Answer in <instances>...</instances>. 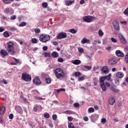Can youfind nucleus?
<instances>
[{
  "instance_id": "nucleus-51",
  "label": "nucleus",
  "mask_w": 128,
  "mask_h": 128,
  "mask_svg": "<svg viewBox=\"0 0 128 128\" xmlns=\"http://www.w3.org/2000/svg\"><path fill=\"white\" fill-rule=\"evenodd\" d=\"M85 56L88 60H90V58H92V56L90 55H88V54H85Z\"/></svg>"
},
{
  "instance_id": "nucleus-12",
  "label": "nucleus",
  "mask_w": 128,
  "mask_h": 128,
  "mask_svg": "<svg viewBox=\"0 0 128 128\" xmlns=\"http://www.w3.org/2000/svg\"><path fill=\"white\" fill-rule=\"evenodd\" d=\"M118 36H119L120 42L122 44H126V38H124V37L122 34H118Z\"/></svg>"
},
{
  "instance_id": "nucleus-57",
  "label": "nucleus",
  "mask_w": 128,
  "mask_h": 128,
  "mask_svg": "<svg viewBox=\"0 0 128 128\" xmlns=\"http://www.w3.org/2000/svg\"><path fill=\"white\" fill-rule=\"evenodd\" d=\"M35 98H36V100H44V98L40 96H36L35 97Z\"/></svg>"
},
{
  "instance_id": "nucleus-21",
  "label": "nucleus",
  "mask_w": 128,
  "mask_h": 128,
  "mask_svg": "<svg viewBox=\"0 0 128 128\" xmlns=\"http://www.w3.org/2000/svg\"><path fill=\"white\" fill-rule=\"evenodd\" d=\"M52 58H56L58 56V53L56 52H54L52 53Z\"/></svg>"
},
{
  "instance_id": "nucleus-38",
  "label": "nucleus",
  "mask_w": 128,
  "mask_h": 128,
  "mask_svg": "<svg viewBox=\"0 0 128 128\" xmlns=\"http://www.w3.org/2000/svg\"><path fill=\"white\" fill-rule=\"evenodd\" d=\"M88 112H94V109L92 108H90L88 109Z\"/></svg>"
},
{
  "instance_id": "nucleus-22",
  "label": "nucleus",
  "mask_w": 128,
  "mask_h": 128,
  "mask_svg": "<svg viewBox=\"0 0 128 128\" xmlns=\"http://www.w3.org/2000/svg\"><path fill=\"white\" fill-rule=\"evenodd\" d=\"M4 110H6V108H4V106H2L0 108V114H1V116L4 114Z\"/></svg>"
},
{
  "instance_id": "nucleus-46",
  "label": "nucleus",
  "mask_w": 128,
  "mask_h": 128,
  "mask_svg": "<svg viewBox=\"0 0 128 128\" xmlns=\"http://www.w3.org/2000/svg\"><path fill=\"white\" fill-rule=\"evenodd\" d=\"M70 32L72 34H76V30H74V28H72L70 30Z\"/></svg>"
},
{
  "instance_id": "nucleus-54",
  "label": "nucleus",
  "mask_w": 128,
  "mask_h": 128,
  "mask_svg": "<svg viewBox=\"0 0 128 128\" xmlns=\"http://www.w3.org/2000/svg\"><path fill=\"white\" fill-rule=\"evenodd\" d=\"M58 62H64V59L62 58H58Z\"/></svg>"
},
{
  "instance_id": "nucleus-4",
  "label": "nucleus",
  "mask_w": 128,
  "mask_h": 128,
  "mask_svg": "<svg viewBox=\"0 0 128 128\" xmlns=\"http://www.w3.org/2000/svg\"><path fill=\"white\" fill-rule=\"evenodd\" d=\"M104 80H106V78L102 76L100 78V84L103 92L106 90V87L104 85Z\"/></svg>"
},
{
  "instance_id": "nucleus-5",
  "label": "nucleus",
  "mask_w": 128,
  "mask_h": 128,
  "mask_svg": "<svg viewBox=\"0 0 128 128\" xmlns=\"http://www.w3.org/2000/svg\"><path fill=\"white\" fill-rule=\"evenodd\" d=\"M22 78L23 80H25V82H30L32 80V76L26 73H23L22 74Z\"/></svg>"
},
{
  "instance_id": "nucleus-28",
  "label": "nucleus",
  "mask_w": 128,
  "mask_h": 128,
  "mask_svg": "<svg viewBox=\"0 0 128 128\" xmlns=\"http://www.w3.org/2000/svg\"><path fill=\"white\" fill-rule=\"evenodd\" d=\"M124 56V61L126 64H128V52Z\"/></svg>"
},
{
  "instance_id": "nucleus-49",
  "label": "nucleus",
  "mask_w": 128,
  "mask_h": 128,
  "mask_svg": "<svg viewBox=\"0 0 128 128\" xmlns=\"http://www.w3.org/2000/svg\"><path fill=\"white\" fill-rule=\"evenodd\" d=\"M102 44V42L100 41V40H98V41L94 40V44Z\"/></svg>"
},
{
  "instance_id": "nucleus-23",
  "label": "nucleus",
  "mask_w": 128,
  "mask_h": 128,
  "mask_svg": "<svg viewBox=\"0 0 128 128\" xmlns=\"http://www.w3.org/2000/svg\"><path fill=\"white\" fill-rule=\"evenodd\" d=\"M111 90H112V92H120V90L116 88L114 86H112L111 88Z\"/></svg>"
},
{
  "instance_id": "nucleus-55",
  "label": "nucleus",
  "mask_w": 128,
  "mask_h": 128,
  "mask_svg": "<svg viewBox=\"0 0 128 128\" xmlns=\"http://www.w3.org/2000/svg\"><path fill=\"white\" fill-rule=\"evenodd\" d=\"M84 122H88V118L87 116H84Z\"/></svg>"
},
{
  "instance_id": "nucleus-18",
  "label": "nucleus",
  "mask_w": 128,
  "mask_h": 128,
  "mask_svg": "<svg viewBox=\"0 0 128 128\" xmlns=\"http://www.w3.org/2000/svg\"><path fill=\"white\" fill-rule=\"evenodd\" d=\"M81 44H90V40L88 39H86V38H84L81 40Z\"/></svg>"
},
{
  "instance_id": "nucleus-47",
  "label": "nucleus",
  "mask_w": 128,
  "mask_h": 128,
  "mask_svg": "<svg viewBox=\"0 0 128 128\" xmlns=\"http://www.w3.org/2000/svg\"><path fill=\"white\" fill-rule=\"evenodd\" d=\"M68 120L69 122H72V120H74V118L72 116H68Z\"/></svg>"
},
{
  "instance_id": "nucleus-45",
  "label": "nucleus",
  "mask_w": 128,
  "mask_h": 128,
  "mask_svg": "<svg viewBox=\"0 0 128 128\" xmlns=\"http://www.w3.org/2000/svg\"><path fill=\"white\" fill-rule=\"evenodd\" d=\"M52 118L53 120H56V118H58V116H56V114H54L52 116Z\"/></svg>"
},
{
  "instance_id": "nucleus-29",
  "label": "nucleus",
  "mask_w": 128,
  "mask_h": 128,
  "mask_svg": "<svg viewBox=\"0 0 128 128\" xmlns=\"http://www.w3.org/2000/svg\"><path fill=\"white\" fill-rule=\"evenodd\" d=\"M44 118H50V114H48V113H45L44 114Z\"/></svg>"
},
{
  "instance_id": "nucleus-35",
  "label": "nucleus",
  "mask_w": 128,
  "mask_h": 128,
  "mask_svg": "<svg viewBox=\"0 0 128 128\" xmlns=\"http://www.w3.org/2000/svg\"><path fill=\"white\" fill-rule=\"evenodd\" d=\"M32 44H36L38 42V40H36V38H33L32 40Z\"/></svg>"
},
{
  "instance_id": "nucleus-19",
  "label": "nucleus",
  "mask_w": 128,
  "mask_h": 128,
  "mask_svg": "<svg viewBox=\"0 0 128 128\" xmlns=\"http://www.w3.org/2000/svg\"><path fill=\"white\" fill-rule=\"evenodd\" d=\"M124 73H122V72H118L116 74V76H117V78H124Z\"/></svg>"
},
{
  "instance_id": "nucleus-30",
  "label": "nucleus",
  "mask_w": 128,
  "mask_h": 128,
  "mask_svg": "<svg viewBox=\"0 0 128 128\" xmlns=\"http://www.w3.org/2000/svg\"><path fill=\"white\" fill-rule=\"evenodd\" d=\"M26 22H22L20 24L19 26H26Z\"/></svg>"
},
{
  "instance_id": "nucleus-15",
  "label": "nucleus",
  "mask_w": 128,
  "mask_h": 128,
  "mask_svg": "<svg viewBox=\"0 0 128 128\" xmlns=\"http://www.w3.org/2000/svg\"><path fill=\"white\" fill-rule=\"evenodd\" d=\"M0 54L2 56V58H4V56H8V52H6V50H2L0 51Z\"/></svg>"
},
{
  "instance_id": "nucleus-33",
  "label": "nucleus",
  "mask_w": 128,
  "mask_h": 128,
  "mask_svg": "<svg viewBox=\"0 0 128 128\" xmlns=\"http://www.w3.org/2000/svg\"><path fill=\"white\" fill-rule=\"evenodd\" d=\"M98 35L100 36H104V32H102V30H98Z\"/></svg>"
},
{
  "instance_id": "nucleus-14",
  "label": "nucleus",
  "mask_w": 128,
  "mask_h": 128,
  "mask_svg": "<svg viewBox=\"0 0 128 128\" xmlns=\"http://www.w3.org/2000/svg\"><path fill=\"white\" fill-rule=\"evenodd\" d=\"M72 64H75L76 66H78V64H82V61L80 60H72L71 61Z\"/></svg>"
},
{
  "instance_id": "nucleus-43",
  "label": "nucleus",
  "mask_w": 128,
  "mask_h": 128,
  "mask_svg": "<svg viewBox=\"0 0 128 128\" xmlns=\"http://www.w3.org/2000/svg\"><path fill=\"white\" fill-rule=\"evenodd\" d=\"M44 56L46 58H50V54L48 52H45L44 53Z\"/></svg>"
},
{
  "instance_id": "nucleus-31",
  "label": "nucleus",
  "mask_w": 128,
  "mask_h": 128,
  "mask_svg": "<svg viewBox=\"0 0 128 128\" xmlns=\"http://www.w3.org/2000/svg\"><path fill=\"white\" fill-rule=\"evenodd\" d=\"M56 92H66V89L64 88H60V89H58L56 90Z\"/></svg>"
},
{
  "instance_id": "nucleus-17",
  "label": "nucleus",
  "mask_w": 128,
  "mask_h": 128,
  "mask_svg": "<svg viewBox=\"0 0 128 128\" xmlns=\"http://www.w3.org/2000/svg\"><path fill=\"white\" fill-rule=\"evenodd\" d=\"M65 4L67 6H72L74 2V0H73L72 1L66 0L65 1Z\"/></svg>"
},
{
  "instance_id": "nucleus-9",
  "label": "nucleus",
  "mask_w": 128,
  "mask_h": 128,
  "mask_svg": "<svg viewBox=\"0 0 128 128\" xmlns=\"http://www.w3.org/2000/svg\"><path fill=\"white\" fill-rule=\"evenodd\" d=\"M116 62H118V59L116 58H111L108 60V64L110 66H114Z\"/></svg>"
},
{
  "instance_id": "nucleus-61",
  "label": "nucleus",
  "mask_w": 128,
  "mask_h": 128,
  "mask_svg": "<svg viewBox=\"0 0 128 128\" xmlns=\"http://www.w3.org/2000/svg\"><path fill=\"white\" fill-rule=\"evenodd\" d=\"M115 82H116V84L118 86V84H120V80H115Z\"/></svg>"
},
{
  "instance_id": "nucleus-40",
  "label": "nucleus",
  "mask_w": 128,
  "mask_h": 128,
  "mask_svg": "<svg viewBox=\"0 0 128 128\" xmlns=\"http://www.w3.org/2000/svg\"><path fill=\"white\" fill-rule=\"evenodd\" d=\"M101 122L102 124H104L106 122V120L104 118H102L101 120Z\"/></svg>"
},
{
  "instance_id": "nucleus-36",
  "label": "nucleus",
  "mask_w": 128,
  "mask_h": 128,
  "mask_svg": "<svg viewBox=\"0 0 128 128\" xmlns=\"http://www.w3.org/2000/svg\"><path fill=\"white\" fill-rule=\"evenodd\" d=\"M8 29L10 30H16V28L14 26L8 27Z\"/></svg>"
},
{
  "instance_id": "nucleus-62",
  "label": "nucleus",
  "mask_w": 128,
  "mask_h": 128,
  "mask_svg": "<svg viewBox=\"0 0 128 128\" xmlns=\"http://www.w3.org/2000/svg\"><path fill=\"white\" fill-rule=\"evenodd\" d=\"M111 40L112 42H116V40L114 38H111Z\"/></svg>"
},
{
  "instance_id": "nucleus-53",
  "label": "nucleus",
  "mask_w": 128,
  "mask_h": 128,
  "mask_svg": "<svg viewBox=\"0 0 128 128\" xmlns=\"http://www.w3.org/2000/svg\"><path fill=\"white\" fill-rule=\"evenodd\" d=\"M74 106L75 108H78V106H80V104L76 102L74 104Z\"/></svg>"
},
{
  "instance_id": "nucleus-58",
  "label": "nucleus",
  "mask_w": 128,
  "mask_h": 128,
  "mask_svg": "<svg viewBox=\"0 0 128 128\" xmlns=\"http://www.w3.org/2000/svg\"><path fill=\"white\" fill-rule=\"evenodd\" d=\"M104 86H106L110 87V84L108 83V82H105Z\"/></svg>"
},
{
  "instance_id": "nucleus-41",
  "label": "nucleus",
  "mask_w": 128,
  "mask_h": 128,
  "mask_svg": "<svg viewBox=\"0 0 128 128\" xmlns=\"http://www.w3.org/2000/svg\"><path fill=\"white\" fill-rule=\"evenodd\" d=\"M84 68H87L88 70H92V66H84Z\"/></svg>"
},
{
  "instance_id": "nucleus-16",
  "label": "nucleus",
  "mask_w": 128,
  "mask_h": 128,
  "mask_svg": "<svg viewBox=\"0 0 128 128\" xmlns=\"http://www.w3.org/2000/svg\"><path fill=\"white\" fill-rule=\"evenodd\" d=\"M102 72L104 74H108L109 72L108 68V66H104L102 68Z\"/></svg>"
},
{
  "instance_id": "nucleus-6",
  "label": "nucleus",
  "mask_w": 128,
  "mask_h": 128,
  "mask_svg": "<svg viewBox=\"0 0 128 128\" xmlns=\"http://www.w3.org/2000/svg\"><path fill=\"white\" fill-rule=\"evenodd\" d=\"M94 17L92 16H84L83 17V20L85 22H92Z\"/></svg>"
},
{
  "instance_id": "nucleus-10",
  "label": "nucleus",
  "mask_w": 128,
  "mask_h": 128,
  "mask_svg": "<svg viewBox=\"0 0 128 128\" xmlns=\"http://www.w3.org/2000/svg\"><path fill=\"white\" fill-rule=\"evenodd\" d=\"M90 118L92 122H96V121L98 120V115L96 114H92L90 116Z\"/></svg>"
},
{
  "instance_id": "nucleus-1",
  "label": "nucleus",
  "mask_w": 128,
  "mask_h": 128,
  "mask_svg": "<svg viewBox=\"0 0 128 128\" xmlns=\"http://www.w3.org/2000/svg\"><path fill=\"white\" fill-rule=\"evenodd\" d=\"M8 46H7V50L8 52L14 56V43L12 42H8L7 43Z\"/></svg>"
},
{
  "instance_id": "nucleus-32",
  "label": "nucleus",
  "mask_w": 128,
  "mask_h": 128,
  "mask_svg": "<svg viewBox=\"0 0 128 128\" xmlns=\"http://www.w3.org/2000/svg\"><path fill=\"white\" fill-rule=\"evenodd\" d=\"M34 32L36 34H40V30L38 28H35Z\"/></svg>"
},
{
  "instance_id": "nucleus-26",
  "label": "nucleus",
  "mask_w": 128,
  "mask_h": 128,
  "mask_svg": "<svg viewBox=\"0 0 128 128\" xmlns=\"http://www.w3.org/2000/svg\"><path fill=\"white\" fill-rule=\"evenodd\" d=\"M41 76L42 78H48V74H46L44 73H43L42 74Z\"/></svg>"
},
{
  "instance_id": "nucleus-2",
  "label": "nucleus",
  "mask_w": 128,
  "mask_h": 128,
  "mask_svg": "<svg viewBox=\"0 0 128 128\" xmlns=\"http://www.w3.org/2000/svg\"><path fill=\"white\" fill-rule=\"evenodd\" d=\"M55 74L57 78H64L65 74L64 73V71L60 68H57L55 70Z\"/></svg>"
},
{
  "instance_id": "nucleus-37",
  "label": "nucleus",
  "mask_w": 128,
  "mask_h": 128,
  "mask_svg": "<svg viewBox=\"0 0 128 128\" xmlns=\"http://www.w3.org/2000/svg\"><path fill=\"white\" fill-rule=\"evenodd\" d=\"M65 114H72V112L70 110H67L65 112Z\"/></svg>"
},
{
  "instance_id": "nucleus-11",
  "label": "nucleus",
  "mask_w": 128,
  "mask_h": 128,
  "mask_svg": "<svg viewBox=\"0 0 128 128\" xmlns=\"http://www.w3.org/2000/svg\"><path fill=\"white\" fill-rule=\"evenodd\" d=\"M34 84H42V82L40 81V78L38 76H36L34 78V80H32Z\"/></svg>"
},
{
  "instance_id": "nucleus-42",
  "label": "nucleus",
  "mask_w": 128,
  "mask_h": 128,
  "mask_svg": "<svg viewBox=\"0 0 128 128\" xmlns=\"http://www.w3.org/2000/svg\"><path fill=\"white\" fill-rule=\"evenodd\" d=\"M74 76H80V72H75Z\"/></svg>"
},
{
  "instance_id": "nucleus-44",
  "label": "nucleus",
  "mask_w": 128,
  "mask_h": 128,
  "mask_svg": "<svg viewBox=\"0 0 128 128\" xmlns=\"http://www.w3.org/2000/svg\"><path fill=\"white\" fill-rule=\"evenodd\" d=\"M84 80V76L79 77L78 78V82H82Z\"/></svg>"
},
{
  "instance_id": "nucleus-20",
  "label": "nucleus",
  "mask_w": 128,
  "mask_h": 128,
  "mask_svg": "<svg viewBox=\"0 0 128 128\" xmlns=\"http://www.w3.org/2000/svg\"><path fill=\"white\" fill-rule=\"evenodd\" d=\"M116 102V100H114V97H112L111 98H110L109 100V104L111 106H114V104Z\"/></svg>"
},
{
  "instance_id": "nucleus-48",
  "label": "nucleus",
  "mask_w": 128,
  "mask_h": 128,
  "mask_svg": "<svg viewBox=\"0 0 128 128\" xmlns=\"http://www.w3.org/2000/svg\"><path fill=\"white\" fill-rule=\"evenodd\" d=\"M42 6H43V8H46L48 6V3H46V2L42 3Z\"/></svg>"
},
{
  "instance_id": "nucleus-64",
  "label": "nucleus",
  "mask_w": 128,
  "mask_h": 128,
  "mask_svg": "<svg viewBox=\"0 0 128 128\" xmlns=\"http://www.w3.org/2000/svg\"><path fill=\"white\" fill-rule=\"evenodd\" d=\"M80 4H84V0H80Z\"/></svg>"
},
{
  "instance_id": "nucleus-63",
  "label": "nucleus",
  "mask_w": 128,
  "mask_h": 128,
  "mask_svg": "<svg viewBox=\"0 0 128 128\" xmlns=\"http://www.w3.org/2000/svg\"><path fill=\"white\" fill-rule=\"evenodd\" d=\"M124 14H128V8L124 11Z\"/></svg>"
},
{
  "instance_id": "nucleus-3",
  "label": "nucleus",
  "mask_w": 128,
  "mask_h": 128,
  "mask_svg": "<svg viewBox=\"0 0 128 128\" xmlns=\"http://www.w3.org/2000/svg\"><path fill=\"white\" fill-rule=\"evenodd\" d=\"M50 38V35L42 34L40 36V40L42 42H48Z\"/></svg>"
},
{
  "instance_id": "nucleus-52",
  "label": "nucleus",
  "mask_w": 128,
  "mask_h": 128,
  "mask_svg": "<svg viewBox=\"0 0 128 128\" xmlns=\"http://www.w3.org/2000/svg\"><path fill=\"white\" fill-rule=\"evenodd\" d=\"M9 118L10 120H12L14 118V114H12L9 115Z\"/></svg>"
},
{
  "instance_id": "nucleus-7",
  "label": "nucleus",
  "mask_w": 128,
  "mask_h": 128,
  "mask_svg": "<svg viewBox=\"0 0 128 128\" xmlns=\"http://www.w3.org/2000/svg\"><path fill=\"white\" fill-rule=\"evenodd\" d=\"M112 24L115 30H120V24L116 20H114L112 22Z\"/></svg>"
},
{
  "instance_id": "nucleus-8",
  "label": "nucleus",
  "mask_w": 128,
  "mask_h": 128,
  "mask_svg": "<svg viewBox=\"0 0 128 128\" xmlns=\"http://www.w3.org/2000/svg\"><path fill=\"white\" fill-rule=\"evenodd\" d=\"M66 33L61 32L57 35V40H62V38H66Z\"/></svg>"
},
{
  "instance_id": "nucleus-50",
  "label": "nucleus",
  "mask_w": 128,
  "mask_h": 128,
  "mask_svg": "<svg viewBox=\"0 0 128 128\" xmlns=\"http://www.w3.org/2000/svg\"><path fill=\"white\" fill-rule=\"evenodd\" d=\"M2 2H3L4 4H10V0H2Z\"/></svg>"
},
{
  "instance_id": "nucleus-34",
  "label": "nucleus",
  "mask_w": 128,
  "mask_h": 128,
  "mask_svg": "<svg viewBox=\"0 0 128 128\" xmlns=\"http://www.w3.org/2000/svg\"><path fill=\"white\" fill-rule=\"evenodd\" d=\"M78 50L80 54H82V52H84V48H78Z\"/></svg>"
},
{
  "instance_id": "nucleus-60",
  "label": "nucleus",
  "mask_w": 128,
  "mask_h": 128,
  "mask_svg": "<svg viewBox=\"0 0 128 128\" xmlns=\"http://www.w3.org/2000/svg\"><path fill=\"white\" fill-rule=\"evenodd\" d=\"M42 50H44V52H46V50H48V46H43Z\"/></svg>"
},
{
  "instance_id": "nucleus-13",
  "label": "nucleus",
  "mask_w": 128,
  "mask_h": 128,
  "mask_svg": "<svg viewBox=\"0 0 128 128\" xmlns=\"http://www.w3.org/2000/svg\"><path fill=\"white\" fill-rule=\"evenodd\" d=\"M116 54L117 56H120V58H124V54L120 50H117L116 52Z\"/></svg>"
},
{
  "instance_id": "nucleus-24",
  "label": "nucleus",
  "mask_w": 128,
  "mask_h": 128,
  "mask_svg": "<svg viewBox=\"0 0 128 128\" xmlns=\"http://www.w3.org/2000/svg\"><path fill=\"white\" fill-rule=\"evenodd\" d=\"M3 36L4 38H8V36H10V34H8V32L6 31L3 33Z\"/></svg>"
},
{
  "instance_id": "nucleus-56",
  "label": "nucleus",
  "mask_w": 128,
  "mask_h": 128,
  "mask_svg": "<svg viewBox=\"0 0 128 128\" xmlns=\"http://www.w3.org/2000/svg\"><path fill=\"white\" fill-rule=\"evenodd\" d=\"M16 18V15H13L11 16V20H14Z\"/></svg>"
},
{
  "instance_id": "nucleus-59",
  "label": "nucleus",
  "mask_w": 128,
  "mask_h": 128,
  "mask_svg": "<svg viewBox=\"0 0 128 128\" xmlns=\"http://www.w3.org/2000/svg\"><path fill=\"white\" fill-rule=\"evenodd\" d=\"M4 32V27H0V32Z\"/></svg>"
},
{
  "instance_id": "nucleus-27",
  "label": "nucleus",
  "mask_w": 128,
  "mask_h": 128,
  "mask_svg": "<svg viewBox=\"0 0 128 128\" xmlns=\"http://www.w3.org/2000/svg\"><path fill=\"white\" fill-rule=\"evenodd\" d=\"M46 82L48 84H50L52 82V80H50V78H46Z\"/></svg>"
},
{
  "instance_id": "nucleus-39",
  "label": "nucleus",
  "mask_w": 128,
  "mask_h": 128,
  "mask_svg": "<svg viewBox=\"0 0 128 128\" xmlns=\"http://www.w3.org/2000/svg\"><path fill=\"white\" fill-rule=\"evenodd\" d=\"M4 14H8L10 12V8H6L4 10Z\"/></svg>"
},
{
  "instance_id": "nucleus-25",
  "label": "nucleus",
  "mask_w": 128,
  "mask_h": 128,
  "mask_svg": "<svg viewBox=\"0 0 128 128\" xmlns=\"http://www.w3.org/2000/svg\"><path fill=\"white\" fill-rule=\"evenodd\" d=\"M110 76H112V74H109L107 76H104V78H105V80H110Z\"/></svg>"
}]
</instances>
